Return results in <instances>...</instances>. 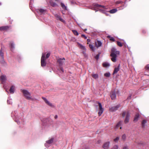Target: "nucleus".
<instances>
[{
    "label": "nucleus",
    "mask_w": 149,
    "mask_h": 149,
    "mask_svg": "<svg viewBox=\"0 0 149 149\" xmlns=\"http://www.w3.org/2000/svg\"><path fill=\"white\" fill-rule=\"evenodd\" d=\"M87 40V41H88V42H90V40L89 39H88Z\"/></svg>",
    "instance_id": "nucleus-55"
},
{
    "label": "nucleus",
    "mask_w": 149,
    "mask_h": 149,
    "mask_svg": "<svg viewBox=\"0 0 149 149\" xmlns=\"http://www.w3.org/2000/svg\"><path fill=\"white\" fill-rule=\"evenodd\" d=\"M8 28V26H3L0 27V30L3 31L7 29Z\"/></svg>",
    "instance_id": "nucleus-26"
},
{
    "label": "nucleus",
    "mask_w": 149,
    "mask_h": 149,
    "mask_svg": "<svg viewBox=\"0 0 149 149\" xmlns=\"http://www.w3.org/2000/svg\"><path fill=\"white\" fill-rule=\"evenodd\" d=\"M122 122V121H120L119 122H118L116 125L115 127V128L116 129L118 128L119 126L121 125Z\"/></svg>",
    "instance_id": "nucleus-32"
},
{
    "label": "nucleus",
    "mask_w": 149,
    "mask_h": 149,
    "mask_svg": "<svg viewBox=\"0 0 149 149\" xmlns=\"http://www.w3.org/2000/svg\"><path fill=\"white\" fill-rule=\"evenodd\" d=\"M123 149H128V148L127 146H125L123 147Z\"/></svg>",
    "instance_id": "nucleus-51"
},
{
    "label": "nucleus",
    "mask_w": 149,
    "mask_h": 149,
    "mask_svg": "<svg viewBox=\"0 0 149 149\" xmlns=\"http://www.w3.org/2000/svg\"><path fill=\"white\" fill-rule=\"evenodd\" d=\"M122 139L124 140L126 138V136L125 134H124L123 135L122 137Z\"/></svg>",
    "instance_id": "nucleus-42"
},
{
    "label": "nucleus",
    "mask_w": 149,
    "mask_h": 149,
    "mask_svg": "<svg viewBox=\"0 0 149 149\" xmlns=\"http://www.w3.org/2000/svg\"><path fill=\"white\" fill-rule=\"evenodd\" d=\"M1 4V3H0V5Z\"/></svg>",
    "instance_id": "nucleus-60"
},
{
    "label": "nucleus",
    "mask_w": 149,
    "mask_h": 149,
    "mask_svg": "<svg viewBox=\"0 0 149 149\" xmlns=\"http://www.w3.org/2000/svg\"><path fill=\"white\" fill-rule=\"evenodd\" d=\"M118 145H114L113 147L111 148V149H118Z\"/></svg>",
    "instance_id": "nucleus-39"
},
{
    "label": "nucleus",
    "mask_w": 149,
    "mask_h": 149,
    "mask_svg": "<svg viewBox=\"0 0 149 149\" xmlns=\"http://www.w3.org/2000/svg\"><path fill=\"white\" fill-rule=\"evenodd\" d=\"M45 54L43 53L41 58V65L42 67L46 65V63L45 61Z\"/></svg>",
    "instance_id": "nucleus-6"
},
{
    "label": "nucleus",
    "mask_w": 149,
    "mask_h": 149,
    "mask_svg": "<svg viewBox=\"0 0 149 149\" xmlns=\"http://www.w3.org/2000/svg\"><path fill=\"white\" fill-rule=\"evenodd\" d=\"M89 47L91 49V50L93 51H94L95 50V47L93 46L92 45L89 44Z\"/></svg>",
    "instance_id": "nucleus-31"
},
{
    "label": "nucleus",
    "mask_w": 149,
    "mask_h": 149,
    "mask_svg": "<svg viewBox=\"0 0 149 149\" xmlns=\"http://www.w3.org/2000/svg\"><path fill=\"white\" fill-rule=\"evenodd\" d=\"M15 86L13 85L12 86L9 90L10 93L11 94L14 93L15 92Z\"/></svg>",
    "instance_id": "nucleus-19"
},
{
    "label": "nucleus",
    "mask_w": 149,
    "mask_h": 149,
    "mask_svg": "<svg viewBox=\"0 0 149 149\" xmlns=\"http://www.w3.org/2000/svg\"><path fill=\"white\" fill-rule=\"evenodd\" d=\"M131 95H130L127 97V99H130L131 98Z\"/></svg>",
    "instance_id": "nucleus-53"
},
{
    "label": "nucleus",
    "mask_w": 149,
    "mask_h": 149,
    "mask_svg": "<svg viewBox=\"0 0 149 149\" xmlns=\"http://www.w3.org/2000/svg\"><path fill=\"white\" fill-rule=\"evenodd\" d=\"M31 1H32V0H31Z\"/></svg>",
    "instance_id": "nucleus-61"
},
{
    "label": "nucleus",
    "mask_w": 149,
    "mask_h": 149,
    "mask_svg": "<svg viewBox=\"0 0 149 149\" xmlns=\"http://www.w3.org/2000/svg\"><path fill=\"white\" fill-rule=\"evenodd\" d=\"M54 140V138H52L47 141L45 144V146L47 148L49 147L53 143Z\"/></svg>",
    "instance_id": "nucleus-4"
},
{
    "label": "nucleus",
    "mask_w": 149,
    "mask_h": 149,
    "mask_svg": "<svg viewBox=\"0 0 149 149\" xmlns=\"http://www.w3.org/2000/svg\"><path fill=\"white\" fill-rule=\"evenodd\" d=\"M120 67V64H119L117 67L115 68L113 72V75L116 74L119 70Z\"/></svg>",
    "instance_id": "nucleus-17"
},
{
    "label": "nucleus",
    "mask_w": 149,
    "mask_h": 149,
    "mask_svg": "<svg viewBox=\"0 0 149 149\" xmlns=\"http://www.w3.org/2000/svg\"><path fill=\"white\" fill-rule=\"evenodd\" d=\"M107 38H110V40L113 41H115L114 38L112 37H111L110 36H107Z\"/></svg>",
    "instance_id": "nucleus-37"
},
{
    "label": "nucleus",
    "mask_w": 149,
    "mask_h": 149,
    "mask_svg": "<svg viewBox=\"0 0 149 149\" xmlns=\"http://www.w3.org/2000/svg\"><path fill=\"white\" fill-rule=\"evenodd\" d=\"M110 144L109 142L105 143L103 146V147L104 149H108L109 147Z\"/></svg>",
    "instance_id": "nucleus-14"
},
{
    "label": "nucleus",
    "mask_w": 149,
    "mask_h": 149,
    "mask_svg": "<svg viewBox=\"0 0 149 149\" xmlns=\"http://www.w3.org/2000/svg\"><path fill=\"white\" fill-rule=\"evenodd\" d=\"M50 55V54L49 53H47L46 55V58H48L49 57Z\"/></svg>",
    "instance_id": "nucleus-48"
},
{
    "label": "nucleus",
    "mask_w": 149,
    "mask_h": 149,
    "mask_svg": "<svg viewBox=\"0 0 149 149\" xmlns=\"http://www.w3.org/2000/svg\"><path fill=\"white\" fill-rule=\"evenodd\" d=\"M22 90L24 95L27 99L33 100V99L32 98L30 93L26 90Z\"/></svg>",
    "instance_id": "nucleus-2"
},
{
    "label": "nucleus",
    "mask_w": 149,
    "mask_h": 149,
    "mask_svg": "<svg viewBox=\"0 0 149 149\" xmlns=\"http://www.w3.org/2000/svg\"><path fill=\"white\" fill-rule=\"evenodd\" d=\"M42 98L45 101V102L47 101V99L44 97H42Z\"/></svg>",
    "instance_id": "nucleus-49"
},
{
    "label": "nucleus",
    "mask_w": 149,
    "mask_h": 149,
    "mask_svg": "<svg viewBox=\"0 0 149 149\" xmlns=\"http://www.w3.org/2000/svg\"><path fill=\"white\" fill-rule=\"evenodd\" d=\"M145 69L146 70H149V64H148L145 67Z\"/></svg>",
    "instance_id": "nucleus-44"
},
{
    "label": "nucleus",
    "mask_w": 149,
    "mask_h": 149,
    "mask_svg": "<svg viewBox=\"0 0 149 149\" xmlns=\"http://www.w3.org/2000/svg\"><path fill=\"white\" fill-rule=\"evenodd\" d=\"M50 2L51 5L54 7H56V6H57L56 3L52 1H50Z\"/></svg>",
    "instance_id": "nucleus-29"
},
{
    "label": "nucleus",
    "mask_w": 149,
    "mask_h": 149,
    "mask_svg": "<svg viewBox=\"0 0 149 149\" xmlns=\"http://www.w3.org/2000/svg\"><path fill=\"white\" fill-rule=\"evenodd\" d=\"M102 65L104 67L107 68L110 66V64L108 62H105L103 63Z\"/></svg>",
    "instance_id": "nucleus-21"
},
{
    "label": "nucleus",
    "mask_w": 149,
    "mask_h": 149,
    "mask_svg": "<svg viewBox=\"0 0 149 149\" xmlns=\"http://www.w3.org/2000/svg\"><path fill=\"white\" fill-rule=\"evenodd\" d=\"M117 11L116 9H113L109 11V12L111 13H116Z\"/></svg>",
    "instance_id": "nucleus-25"
},
{
    "label": "nucleus",
    "mask_w": 149,
    "mask_h": 149,
    "mask_svg": "<svg viewBox=\"0 0 149 149\" xmlns=\"http://www.w3.org/2000/svg\"><path fill=\"white\" fill-rule=\"evenodd\" d=\"M100 141H97V142L98 143H99L100 142Z\"/></svg>",
    "instance_id": "nucleus-56"
},
{
    "label": "nucleus",
    "mask_w": 149,
    "mask_h": 149,
    "mask_svg": "<svg viewBox=\"0 0 149 149\" xmlns=\"http://www.w3.org/2000/svg\"><path fill=\"white\" fill-rule=\"evenodd\" d=\"M95 46L98 48L101 46L102 43L100 41L98 40L95 42Z\"/></svg>",
    "instance_id": "nucleus-16"
},
{
    "label": "nucleus",
    "mask_w": 149,
    "mask_h": 149,
    "mask_svg": "<svg viewBox=\"0 0 149 149\" xmlns=\"http://www.w3.org/2000/svg\"><path fill=\"white\" fill-rule=\"evenodd\" d=\"M147 123V121L146 120H143L142 123L141 125L142 126L143 128H144L146 126V124Z\"/></svg>",
    "instance_id": "nucleus-23"
},
{
    "label": "nucleus",
    "mask_w": 149,
    "mask_h": 149,
    "mask_svg": "<svg viewBox=\"0 0 149 149\" xmlns=\"http://www.w3.org/2000/svg\"><path fill=\"white\" fill-rule=\"evenodd\" d=\"M99 56H100V54H97L95 57V58L97 59V60H98V59H99Z\"/></svg>",
    "instance_id": "nucleus-45"
},
{
    "label": "nucleus",
    "mask_w": 149,
    "mask_h": 149,
    "mask_svg": "<svg viewBox=\"0 0 149 149\" xmlns=\"http://www.w3.org/2000/svg\"><path fill=\"white\" fill-rule=\"evenodd\" d=\"M3 87H4V89L6 90V91L8 93V89H6V88L5 87V85H4Z\"/></svg>",
    "instance_id": "nucleus-52"
},
{
    "label": "nucleus",
    "mask_w": 149,
    "mask_h": 149,
    "mask_svg": "<svg viewBox=\"0 0 149 149\" xmlns=\"http://www.w3.org/2000/svg\"><path fill=\"white\" fill-rule=\"evenodd\" d=\"M83 52V53L84 56L85 57H86L87 55H86V52Z\"/></svg>",
    "instance_id": "nucleus-50"
},
{
    "label": "nucleus",
    "mask_w": 149,
    "mask_h": 149,
    "mask_svg": "<svg viewBox=\"0 0 149 149\" xmlns=\"http://www.w3.org/2000/svg\"><path fill=\"white\" fill-rule=\"evenodd\" d=\"M45 103L47 104L48 105H49V106L51 107H54V106L48 100Z\"/></svg>",
    "instance_id": "nucleus-24"
},
{
    "label": "nucleus",
    "mask_w": 149,
    "mask_h": 149,
    "mask_svg": "<svg viewBox=\"0 0 149 149\" xmlns=\"http://www.w3.org/2000/svg\"><path fill=\"white\" fill-rule=\"evenodd\" d=\"M7 103L9 104H11L12 103V100L11 99H9L7 100Z\"/></svg>",
    "instance_id": "nucleus-40"
},
{
    "label": "nucleus",
    "mask_w": 149,
    "mask_h": 149,
    "mask_svg": "<svg viewBox=\"0 0 149 149\" xmlns=\"http://www.w3.org/2000/svg\"><path fill=\"white\" fill-rule=\"evenodd\" d=\"M54 15L57 20H59L61 22L63 23H64L65 24H66V22L65 21L62 19L60 15L58 14H55Z\"/></svg>",
    "instance_id": "nucleus-5"
},
{
    "label": "nucleus",
    "mask_w": 149,
    "mask_h": 149,
    "mask_svg": "<svg viewBox=\"0 0 149 149\" xmlns=\"http://www.w3.org/2000/svg\"><path fill=\"white\" fill-rule=\"evenodd\" d=\"M119 139V137H117L116 138L114 139V141L115 142H117Z\"/></svg>",
    "instance_id": "nucleus-41"
},
{
    "label": "nucleus",
    "mask_w": 149,
    "mask_h": 149,
    "mask_svg": "<svg viewBox=\"0 0 149 149\" xmlns=\"http://www.w3.org/2000/svg\"><path fill=\"white\" fill-rule=\"evenodd\" d=\"M87 30V29H85L84 30V31H86Z\"/></svg>",
    "instance_id": "nucleus-58"
},
{
    "label": "nucleus",
    "mask_w": 149,
    "mask_h": 149,
    "mask_svg": "<svg viewBox=\"0 0 149 149\" xmlns=\"http://www.w3.org/2000/svg\"><path fill=\"white\" fill-rule=\"evenodd\" d=\"M0 80L1 81L2 83L4 84L5 83L7 80L6 76L5 75H2L1 76Z\"/></svg>",
    "instance_id": "nucleus-12"
},
{
    "label": "nucleus",
    "mask_w": 149,
    "mask_h": 149,
    "mask_svg": "<svg viewBox=\"0 0 149 149\" xmlns=\"http://www.w3.org/2000/svg\"><path fill=\"white\" fill-rule=\"evenodd\" d=\"M0 56L1 57V59L2 60V63H3L4 61V57H3V52L1 49L0 50Z\"/></svg>",
    "instance_id": "nucleus-20"
},
{
    "label": "nucleus",
    "mask_w": 149,
    "mask_h": 149,
    "mask_svg": "<svg viewBox=\"0 0 149 149\" xmlns=\"http://www.w3.org/2000/svg\"><path fill=\"white\" fill-rule=\"evenodd\" d=\"M61 6L63 9L65 10H67V8L66 6L63 3H61Z\"/></svg>",
    "instance_id": "nucleus-30"
},
{
    "label": "nucleus",
    "mask_w": 149,
    "mask_h": 149,
    "mask_svg": "<svg viewBox=\"0 0 149 149\" xmlns=\"http://www.w3.org/2000/svg\"><path fill=\"white\" fill-rule=\"evenodd\" d=\"M37 11L42 14H45L47 10L42 8H39L37 9Z\"/></svg>",
    "instance_id": "nucleus-13"
},
{
    "label": "nucleus",
    "mask_w": 149,
    "mask_h": 149,
    "mask_svg": "<svg viewBox=\"0 0 149 149\" xmlns=\"http://www.w3.org/2000/svg\"><path fill=\"white\" fill-rule=\"evenodd\" d=\"M139 113H137L136 115L134 118V122H136L138 120V119L139 118Z\"/></svg>",
    "instance_id": "nucleus-22"
},
{
    "label": "nucleus",
    "mask_w": 149,
    "mask_h": 149,
    "mask_svg": "<svg viewBox=\"0 0 149 149\" xmlns=\"http://www.w3.org/2000/svg\"><path fill=\"white\" fill-rule=\"evenodd\" d=\"M81 36L82 37L86 39L87 38V37L84 34H82Z\"/></svg>",
    "instance_id": "nucleus-47"
},
{
    "label": "nucleus",
    "mask_w": 149,
    "mask_h": 149,
    "mask_svg": "<svg viewBox=\"0 0 149 149\" xmlns=\"http://www.w3.org/2000/svg\"><path fill=\"white\" fill-rule=\"evenodd\" d=\"M111 54H120V52L118 51H116V50L115 48H113L111 49Z\"/></svg>",
    "instance_id": "nucleus-11"
},
{
    "label": "nucleus",
    "mask_w": 149,
    "mask_h": 149,
    "mask_svg": "<svg viewBox=\"0 0 149 149\" xmlns=\"http://www.w3.org/2000/svg\"><path fill=\"white\" fill-rule=\"evenodd\" d=\"M130 116V114L129 113H127L124 121V122L125 123H127L129 122Z\"/></svg>",
    "instance_id": "nucleus-18"
},
{
    "label": "nucleus",
    "mask_w": 149,
    "mask_h": 149,
    "mask_svg": "<svg viewBox=\"0 0 149 149\" xmlns=\"http://www.w3.org/2000/svg\"><path fill=\"white\" fill-rule=\"evenodd\" d=\"M92 77L95 79H97L98 77V75L97 74H94L92 75Z\"/></svg>",
    "instance_id": "nucleus-33"
},
{
    "label": "nucleus",
    "mask_w": 149,
    "mask_h": 149,
    "mask_svg": "<svg viewBox=\"0 0 149 149\" xmlns=\"http://www.w3.org/2000/svg\"><path fill=\"white\" fill-rule=\"evenodd\" d=\"M73 33H74V34L75 35H76V36H78V35H79V33H78V32L76 31V30H73L72 31Z\"/></svg>",
    "instance_id": "nucleus-38"
},
{
    "label": "nucleus",
    "mask_w": 149,
    "mask_h": 149,
    "mask_svg": "<svg viewBox=\"0 0 149 149\" xmlns=\"http://www.w3.org/2000/svg\"><path fill=\"white\" fill-rule=\"evenodd\" d=\"M79 45V48H80L81 49H83L85 51L86 50V48L84 46H83L82 45L78 43Z\"/></svg>",
    "instance_id": "nucleus-27"
},
{
    "label": "nucleus",
    "mask_w": 149,
    "mask_h": 149,
    "mask_svg": "<svg viewBox=\"0 0 149 149\" xmlns=\"http://www.w3.org/2000/svg\"><path fill=\"white\" fill-rule=\"evenodd\" d=\"M100 8H104V9H106L105 7L101 5H99L97 3H94L92 7V9L95 11V12L97 11V10L99 9Z\"/></svg>",
    "instance_id": "nucleus-3"
},
{
    "label": "nucleus",
    "mask_w": 149,
    "mask_h": 149,
    "mask_svg": "<svg viewBox=\"0 0 149 149\" xmlns=\"http://www.w3.org/2000/svg\"><path fill=\"white\" fill-rule=\"evenodd\" d=\"M99 10L100 11V12L105 14V15L107 16L109 15L104 10L100 9Z\"/></svg>",
    "instance_id": "nucleus-36"
},
{
    "label": "nucleus",
    "mask_w": 149,
    "mask_h": 149,
    "mask_svg": "<svg viewBox=\"0 0 149 149\" xmlns=\"http://www.w3.org/2000/svg\"><path fill=\"white\" fill-rule=\"evenodd\" d=\"M120 107V104H118L117 105L111 107L109 109V110L111 111H114L117 110Z\"/></svg>",
    "instance_id": "nucleus-8"
},
{
    "label": "nucleus",
    "mask_w": 149,
    "mask_h": 149,
    "mask_svg": "<svg viewBox=\"0 0 149 149\" xmlns=\"http://www.w3.org/2000/svg\"><path fill=\"white\" fill-rule=\"evenodd\" d=\"M11 116L13 118V119H14L15 121L17 122L18 124H19L20 122L22 121V119L20 118L18 116L17 111L12 112L11 113Z\"/></svg>",
    "instance_id": "nucleus-1"
},
{
    "label": "nucleus",
    "mask_w": 149,
    "mask_h": 149,
    "mask_svg": "<svg viewBox=\"0 0 149 149\" xmlns=\"http://www.w3.org/2000/svg\"><path fill=\"white\" fill-rule=\"evenodd\" d=\"M104 75L105 77H109L110 76V74L109 72H107L105 73Z\"/></svg>",
    "instance_id": "nucleus-35"
},
{
    "label": "nucleus",
    "mask_w": 149,
    "mask_h": 149,
    "mask_svg": "<svg viewBox=\"0 0 149 149\" xmlns=\"http://www.w3.org/2000/svg\"><path fill=\"white\" fill-rule=\"evenodd\" d=\"M117 45L118 46H120V47H122V44L120 42L118 41L117 42Z\"/></svg>",
    "instance_id": "nucleus-43"
},
{
    "label": "nucleus",
    "mask_w": 149,
    "mask_h": 149,
    "mask_svg": "<svg viewBox=\"0 0 149 149\" xmlns=\"http://www.w3.org/2000/svg\"><path fill=\"white\" fill-rule=\"evenodd\" d=\"M122 127H120V129H122Z\"/></svg>",
    "instance_id": "nucleus-59"
},
{
    "label": "nucleus",
    "mask_w": 149,
    "mask_h": 149,
    "mask_svg": "<svg viewBox=\"0 0 149 149\" xmlns=\"http://www.w3.org/2000/svg\"><path fill=\"white\" fill-rule=\"evenodd\" d=\"M99 110L98 112V114L99 116H100L103 113L104 111V109L102 108V105L101 103L98 102Z\"/></svg>",
    "instance_id": "nucleus-7"
},
{
    "label": "nucleus",
    "mask_w": 149,
    "mask_h": 149,
    "mask_svg": "<svg viewBox=\"0 0 149 149\" xmlns=\"http://www.w3.org/2000/svg\"><path fill=\"white\" fill-rule=\"evenodd\" d=\"M10 46L11 50L13 51L15 48V45L14 43L13 42L11 43Z\"/></svg>",
    "instance_id": "nucleus-28"
},
{
    "label": "nucleus",
    "mask_w": 149,
    "mask_h": 149,
    "mask_svg": "<svg viewBox=\"0 0 149 149\" xmlns=\"http://www.w3.org/2000/svg\"><path fill=\"white\" fill-rule=\"evenodd\" d=\"M59 71L61 72H62V73H63L64 72V70H63V68H62V67H61L60 68V70H59Z\"/></svg>",
    "instance_id": "nucleus-46"
},
{
    "label": "nucleus",
    "mask_w": 149,
    "mask_h": 149,
    "mask_svg": "<svg viewBox=\"0 0 149 149\" xmlns=\"http://www.w3.org/2000/svg\"><path fill=\"white\" fill-rule=\"evenodd\" d=\"M110 96L111 99L112 100H115L116 98V94L115 91H113L111 92L110 93Z\"/></svg>",
    "instance_id": "nucleus-15"
},
{
    "label": "nucleus",
    "mask_w": 149,
    "mask_h": 149,
    "mask_svg": "<svg viewBox=\"0 0 149 149\" xmlns=\"http://www.w3.org/2000/svg\"><path fill=\"white\" fill-rule=\"evenodd\" d=\"M58 118V116L57 115H56L54 116V118L55 119H56Z\"/></svg>",
    "instance_id": "nucleus-54"
},
{
    "label": "nucleus",
    "mask_w": 149,
    "mask_h": 149,
    "mask_svg": "<svg viewBox=\"0 0 149 149\" xmlns=\"http://www.w3.org/2000/svg\"><path fill=\"white\" fill-rule=\"evenodd\" d=\"M142 32H143V33L145 32V31H144V30H143Z\"/></svg>",
    "instance_id": "nucleus-57"
},
{
    "label": "nucleus",
    "mask_w": 149,
    "mask_h": 149,
    "mask_svg": "<svg viewBox=\"0 0 149 149\" xmlns=\"http://www.w3.org/2000/svg\"><path fill=\"white\" fill-rule=\"evenodd\" d=\"M127 113H129L128 111H124L122 114V116L123 118H124L125 116H126V115Z\"/></svg>",
    "instance_id": "nucleus-34"
},
{
    "label": "nucleus",
    "mask_w": 149,
    "mask_h": 149,
    "mask_svg": "<svg viewBox=\"0 0 149 149\" xmlns=\"http://www.w3.org/2000/svg\"><path fill=\"white\" fill-rule=\"evenodd\" d=\"M65 60L64 58H59L58 59L57 62L58 63L59 66H61L63 65Z\"/></svg>",
    "instance_id": "nucleus-9"
},
{
    "label": "nucleus",
    "mask_w": 149,
    "mask_h": 149,
    "mask_svg": "<svg viewBox=\"0 0 149 149\" xmlns=\"http://www.w3.org/2000/svg\"><path fill=\"white\" fill-rule=\"evenodd\" d=\"M110 56L111 57V61L113 62H115L117 61V55L113 54H111Z\"/></svg>",
    "instance_id": "nucleus-10"
}]
</instances>
